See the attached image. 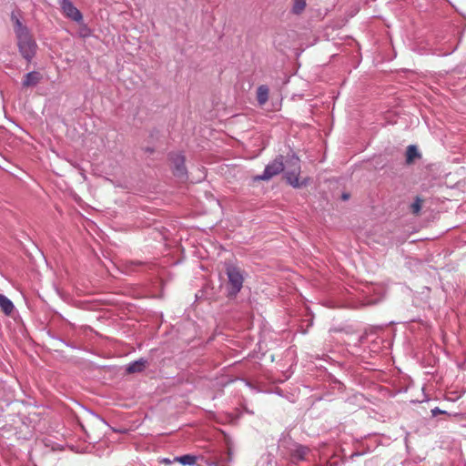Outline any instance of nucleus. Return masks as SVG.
<instances>
[{
  "label": "nucleus",
  "mask_w": 466,
  "mask_h": 466,
  "mask_svg": "<svg viewBox=\"0 0 466 466\" xmlns=\"http://www.w3.org/2000/svg\"><path fill=\"white\" fill-rule=\"evenodd\" d=\"M422 207V200L420 198H417L415 201L410 206V210L414 215H418Z\"/></svg>",
  "instance_id": "nucleus-15"
},
{
  "label": "nucleus",
  "mask_w": 466,
  "mask_h": 466,
  "mask_svg": "<svg viewBox=\"0 0 466 466\" xmlns=\"http://www.w3.org/2000/svg\"><path fill=\"white\" fill-rule=\"evenodd\" d=\"M170 160L174 167L173 174L177 177H185L187 174L185 157L180 154H173L170 156Z\"/></svg>",
  "instance_id": "nucleus-6"
},
{
  "label": "nucleus",
  "mask_w": 466,
  "mask_h": 466,
  "mask_svg": "<svg viewBox=\"0 0 466 466\" xmlns=\"http://www.w3.org/2000/svg\"><path fill=\"white\" fill-rule=\"evenodd\" d=\"M420 157V153L418 152V149H417V147H416L415 146H412V145H411V146H409V147H407V151H406V162H407L408 164H411V163H413V161H414L416 158Z\"/></svg>",
  "instance_id": "nucleus-11"
},
{
  "label": "nucleus",
  "mask_w": 466,
  "mask_h": 466,
  "mask_svg": "<svg viewBox=\"0 0 466 466\" xmlns=\"http://www.w3.org/2000/svg\"><path fill=\"white\" fill-rule=\"evenodd\" d=\"M431 411H432V414H433V415H437V414L444 413V411L441 410H440V409H438V408L433 409Z\"/></svg>",
  "instance_id": "nucleus-16"
},
{
  "label": "nucleus",
  "mask_w": 466,
  "mask_h": 466,
  "mask_svg": "<svg viewBox=\"0 0 466 466\" xmlns=\"http://www.w3.org/2000/svg\"><path fill=\"white\" fill-rule=\"evenodd\" d=\"M300 161L299 158L291 156L286 160L285 175L287 182L294 187H301L306 185V181L299 180Z\"/></svg>",
  "instance_id": "nucleus-3"
},
{
  "label": "nucleus",
  "mask_w": 466,
  "mask_h": 466,
  "mask_svg": "<svg viewBox=\"0 0 466 466\" xmlns=\"http://www.w3.org/2000/svg\"><path fill=\"white\" fill-rule=\"evenodd\" d=\"M342 198H343L344 200H347V199L349 198V195H348V194H343V195H342Z\"/></svg>",
  "instance_id": "nucleus-17"
},
{
  "label": "nucleus",
  "mask_w": 466,
  "mask_h": 466,
  "mask_svg": "<svg viewBox=\"0 0 466 466\" xmlns=\"http://www.w3.org/2000/svg\"><path fill=\"white\" fill-rule=\"evenodd\" d=\"M285 170V166L283 163V157L279 156L275 158L270 164H268L263 174L260 176L255 177V180H269L274 176L279 174L280 172Z\"/></svg>",
  "instance_id": "nucleus-4"
},
{
  "label": "nucleus",
  "mask_w": 466,
  "mask_h": 466,
  "mask_svg": "<svg viewBox=\"0 0 466 466\" xmlns=\"http://www.w3.org/2000/svg\"><path fill=\"white\" fill-rule=\"evenodd\" d=\"M306 0H294L292 12L294 14L299 15L306 8Z\"/></svg>",
  "instance_id": "nucleus-14"
},
{
  "label": "nucleus",
  "mask_w": 466,
  "mask_h": 466,
  "mask_svg": "<svg viewBox=\"0 0 466 466\" xmlns=\"http://www.w3.org/2000/svg\"><path fill=\"white\" fill-rule=\"evenodd\" d=\"M0 308L5 315H10L14 310L13 302L5 296L0 294Z\"/></svg>",
  "instance_id": "nucleus-8"
},
{
  "label": "nucleus",
  "mask_w": 466,
  "mask_h": 466,
  "mask_svg": "<svg viewBox=\"0 0 466 466\" xmlns=\"http://www.w3.org/2000/svg\"><path fill=\"white\" fill-rule=\"evenodd\" d=\"M60 6L66 17L76 22L82 20L83 16L80 11L69 0H60Z\"/></svg>",
  "instance_id": "nucleus-5"
},
{
  "label": "nucleus",
  "mask_w": 466,
  "mask_h": 466,
  "mask_svg": "<svg viewBox=\"0 0 466 466\" xmlns=\"http://www.w3.org/2000/svg\"><path fill=\"white\" fill-rule=\"evenodd\" d=\"M147 366V361L140 360L130 363L127 368V373L141 372Z\"/></svg>",
  "instance_id": "nucleus-10"
},
{
  "label": "nucleus",
  "mask_w": 466,
  "mask_h": 466,
  "mask_svg": "<svg viewBox=\"0 0 466 466\" xmlns=\"http://www.w3.org/2000/svg\"><path fill=\"white\" fill-rule=\"evenodd\" d=\"M226 274L228 277L227 290L228 298H236L243 287V270L233 264H226Z\"/></svg>",
  "instance_id": "nucleus-2"
},
{
  "label": "nucleus",
  "mask_w": 466,
  "mask_h": 466,
  "mask_svg": "<svg viewBox=\"0 0 466 466\" xmlns=\"http://www.w3.org/2000/svg\"><path fill=\"white\" fill-rule=\"evenodd\" d=\"M15 32L17 37L19 51L24 58L30 61L35 55L37 45L29 29L19 19L15 21Z\"/></svg>",
  "instance_id": "nucleus-1"
},
{
  "label": "nucleus",
  "mask_w": 466,
  "mask_h": 466,
  "mask_svg": "<svg viewBox=\"0 0 466 466\" xmlns=\"http://www.w3.org/2000/svg\"><path fill=\"white\" fill-rule=\"evenodd\" d=\"M268 98V88L266 86H260L257 91V99L259 105H264Z\"/></svg>",
  "instance_id": "nucleus-12"
},
{
  "label": "nucleus",
  "mask_w": 466,
  "mask_h": 466,
  "mask_svg": "<svg viewBox=\"0 0 466 466\" xmlns=\"http://www.w3.org/2000/svg\"><path fill=\"white\" fill-rule=\"evenodd\" d=\"M166 463H170V461L168 459L164 460Z\"/></svg>",
  "instance_id": "nucleus-18"
},
{
  "label": "nucleus",
  "mask_w": 466,
  "mask_h": 466,
  "mask_svg": "<svg viewBox=\"0 0 466 466\" xmlns=\"http://www.w3.org/2000/svg\"><path fill=\"white\" fill-rule=\"evenodd\" d=\"M309 450L304 446L297 447L292 453V460L294 462L304 461L309 453Z\"/></svg>",
  "instance_id": "nucleus-9"
},
{
  "label": "nucleus",
  "mask_w": 466,
  "mask_h": 466,
  "mask_svg": "<svg viewBox=\"0 0 466 466\" xmlns=\"http://www.w3.org/2000/svg\"><path fill=\"white\" fill-rule=\"evenodd\" d=\"M197 458L193 455H183L180 457H176L175 461H178L183 465H193L196 463Z\"/></svg>",
  "instance_id": "nucleus-13"
},
{
  "label": "nucleus",
  "mask_w": 466,
  "mask_h": 466,
  "mask_svg": "<svg viewBox=\"0 0 466 466\" xmlns=\"http://www.w3.org/2000/svg\"><path fill=\"white\" fill-rule=\"evenodd\" d=\"M42 79V76L40 73L33 71L29 72L25 76L23 81V86L29 87L36 86L40 80Z\"/></svg>",
  "instance_id": "nucleus-7"
}]
</instances>
